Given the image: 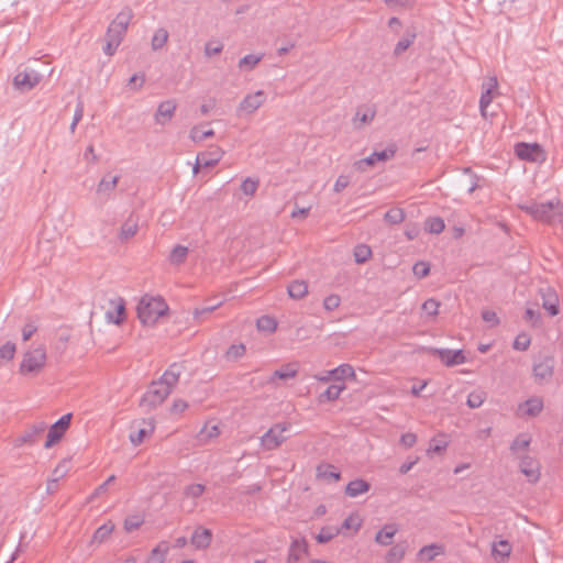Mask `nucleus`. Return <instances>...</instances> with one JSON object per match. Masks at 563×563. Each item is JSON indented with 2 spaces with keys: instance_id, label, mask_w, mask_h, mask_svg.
I'll use <instances>...</instances> for the list:
<instances>
[{
  "instance_id": "nucleus-1",
  "label": "nucleus",
  "mask_w": 563,
  "mask_h": 563,
  "mask_svg": "<svg viewBox=\"0 0 563 563\" xmlns=\"http://www.w3.org/2000/svg\"><path fill=\"white\" fill-rule=\"evenodd\" d=\"M137 318L145 327H153L159 317L168 312V306L162 297L143 296L136 307Z\"/></svg>"
},
{
  "instance_id": "nucleus-2",
  "label": "nucleus",
  "mask_w": 563,
  "mask_h": 563,
  "mask_svg": "<svg viewBox=\"0 0 563 563\" xmlns=\"http://www.w3.org/2000/svg\"><path fill=\"white\" fill-rule=\"evenodd\" d=\"M527 213L532 216L536 220L553 224L561 222L563 213L559 205L554 206L553 202H532L521 207Z\"/></svg>"
},
{
  "instance_id": "nucleus-3",
  "label": "nucleus",
  "mask_w": 563,
  "mask_h": 563,
  "mask_svg": "<svg viewBox=\"0 0 563 563\" xmlns=\"http://www.w3.org/2000/svg\"><path fill=\"white\" fill-rule=\"evenodd\" d=\"M45 363L46 350L44 346H38L24 353L20 364V373L22 375H37L44 368Z\"/></svg>"
},
{
  "instance_id": "nucleus-4",
  "label": "nucleus",
  "mask_w": 563,
  "mask_h": 563,
  "mask_svg": "<svg viewBox=\"0 0 563 563\" xmlns=\"http://www.w3.org/2000/svg\"><path fill=\"white\" fill-rule=\"evenodd\" d=\"M289 427L290 424L287 422L274 424L261 437V445L267 451L276 450L287 440L284 432L287 431Z\"/></svg>"
},
{
  "instance_id": "nucleus-5",
  "label": "nucleus",
  "mask_w": 563,
  "mask_h": 563,
  "mask_svg": "<svg viewBox=\"0 0 563 563\" xmlns=\"http://www.w3.org/2000/svg\"><path fill=\"white\" fill-rule=\"evenodd\" d=\"M172 391L158 380L152 382L140 401V406H146L150 409L162 405Z\"/></svg>"
},
{
  "instance_id": "nucleus-6",
  "label": "nucleus",
  "mask_w": 563,
  "mask_h": 563,
  "mask_svg": "<svg viewBox=\"0 0 563 563\" xmlns=\"http://www.w3.org/2000/svg\"><path fill=\"white\" fill-rule=\"evenodd\" d=\"M515 153L518 158L532 163H542L547 158L544 150L538 143H517Z\"/></svg>"
},
{
  "instance_id": "nucleus-7",
  "label": "nucleus",
  "mask_w": 563,
  "mask_h": 563,
  "mask_svg": "<svg viewBox=\"0 0 563 563\" xmlns=\"http://www.w3.org/2000/svg\"><path fill=\"white\" fill-rule=\"evenodd\" d=\"M130 429L131 433L129 439L133 445L137 446L154 432L155 422L154 419L135 420L132 422Z\"/></svg>"
},
{
  "instance_id": "nucleus-8",
  "label": "nucleus",
  "mask_w": 563,
  "mask_h": 563,
  "mask_svg": "<svg viewBox=\"0 0 563 563\" xmlns=\"http://www.w3.org/2000/svg\"><path fill=\"white\" fill-rule=\"evenodd\" d=\"M71 418V413H66L49 427L44 444L46 449L54 446L63 439L64 434L70 426Z\"/></svg>"
},
{
  "instance_id": "nucleus-9",
  "label": "nucleus",
  "mask_w": 563,
  "mask_h": 563,
  "mask_svg": "<svg viewBox=\"0 0 563 563\" xmlns=\"http://www.w3.org/2000/svg\"><path fill=\"white\" fill-rule=\"evenodd\" d=\"M397 152L396 145H390L384 151L374 152L369 156L358 159L353 164V167L358 172H366L367 166H374L376 162H386L395 156Z\"/></svg>"
},
{
  "instance_id": "nucleus-10",
  "label": "nucleus",
  "mask_w": 563,
  "mask_h": 563,
  "mask_svg": "<svg viewBox=\"0 0 563 563\" xmlns=\"http://www.w3.org/2000/svg\"><path fill=\"white\" fill-rule=\"evenodd\" d=\"M46 429L47 424L44 421L31 424L18 438H15L13 443L14 446L20 448L24 444L32 445L36 443Z\"/></svg>"
},
{
  "instance_id": "nucleus-11",
  "label": "nucleus",
  "mask_w": 563,
  "mask_h": 563,
  "mask_svg": "<svg viewBox=\"0 0 563 563\" xmlns=\"http://www.w3.org/2000/svg\"><path fill=\"white\" fill-rule=\"evenodd\" d=\"M430 353L439 357L440 361L449 367L466 362V357L462 350L430 349Z\"/></svg>"
},
{
  "instance_id": "nucleus-12",
  "label": "nucleus",
  "mask_w": 563,
  "mask_h": 563,
  "mask_svg": "<svg viewBox=\"0 0 563 563\" xmlns=\"http://www.w3.org/2000/svg\"><path fill=\"white\" fill-rule=\"evenodd\" d=\"M554 358L545 355L540 357L533 365V376L538 382L549 380L553 375Z\"/></svg>"
},
{
  "instance_id": "nucleus-13",
  "label": "nucleus",
  "mask_w": 563,
  "mask_h": 563,
  "mask_svg": "<svg viewBox=\"0 0 563 563\" xmlns=\"http://www.w3.org/2000/svg\"><path fill=\"white\" fill-rule=\"evenodd\" d=\"M41 75L35 70L20 71L13 78V85L16 89L26 91L33 89L40 81Z\"/></svg>"
},
{
  "instance_id": "nucleus-14",
  "label": "nucleus",
  "mask_w": 563,
  "mask_h": 563,
  "mask_svg": "<svg viewBox=\"0 0 563 563\" xmlns=\"http://www.w3.org/2000/svg\"><path fill=\"white\" fill-rule=\"evenodd\" d=\"M177 103L174 99L162 101L155 113V121L158 124L164 125L166 122L170 121L176 111Z\"/></svg>"
},
{
  "instance_id": "nucleus-15",
  "label": "nucleus",
  "mask_w": 563,
  "mask_h": 563,
  "mask_svg": "<svg viewBox=\"0 0 563 563\" xmlns=\"http://www.w3.org/2000/svg\"><path fill=\"white\" fill-rule=\"evenodd\" d=\"M376 115L375 106H361L357 108L353 118L355 129H362L364 125L369 124Z\"/></svg>"
},
{
  "instance_id": "nucleus-16",
  "label": "nucleus",
  "mask_w": 563,
  "mask_h": 563,
  "mask_svg": "<svg viewBox=\"0 0 563 563\" xmlns=\"http://www.w3.org/2000/svg\"><path fill=\"white\" fill-rule=\"evenodd\" d=\"M139 216L135 213H131L129 218L121 225L119 231V240L120 242H126L132 239L139 231Z\"/></svg>"
},
{
  "instance_id": "nucleus-17",
  "label": "nucleus",
  "mask_w": 563,
  "mask_h": 563,
  "mask_svg": "<svg viewBox=\"0 0 563 563\" xmlns=\"http://www.w3.org/2000/svg\"><path fill=\"white\" fill-rule=\"evenodd\" d=\"M184 366L178 363H173L158 379L159 383H163L165 387L172 391L173 388L177 385L179 377L183 373Z\"/></svg>"
},
{
  "instance_id": "nucleus-18",
  "label": "nucleus",
  "mask_w": 563,
  "mask_h": 563,
  "mask_svg": "<svg viewBox=\"0 0 563 563\" xmlns=\"http://www.w3.org/2000/svg\"><path fill=\"white\" fill-rule=\"evenodd\" d=\"M498 86V81L496 77H490L486 86H484V91L482 92L479 99V110L481 114L484 118H487V108L492 103L493 100V90Z\"/></svg>"
},
{
  "instance_id": "nucleus-19",
  "label": "nucleus",
  "mask_w": 563,
  "mask_h": 563,
  "mask_svg": "<svg viewBox=\"0 0 563 563\" xmlns=\"http://www.w3.org/2000/svg\"><path fill=\"white\" fill-rule=\"evenodd\" d=\"M265 101V96L262 90L256 91L253 95H247L240 103V109L246 113L255 112Z\"/></svg>"
},
{
  "instance_id": "nucleus-20",
  "label": "nucleus",
  "mask_w": 563,
  "mask_h": 563,
  "mask_svg": "<svg viewBox=\"0 0 563 563\" xmlns=\"http://www.w3.org/2000/svg\"><path fill=\"white\" fill-rule=\"evenodd\" d=\"M223 154L224 151L221 147L212 145L209 147L207 152L200 153L199 158L203 167L211 168L214 167L220 162Z\"/></svg>"
},
{
  "instance_id": "nucleus-21",
  "label": "nucleus",
  "mask_w": 563,
  "mask_h": 563,
  "mask_svg": "<svg viewBox=\"0 0 563 563\" xmlns=\"http://www.w3.org/2000/svg\"><path fill=\"white\" fill-rule=\"evenodd\" d=\"M308 554V543L305 538L294 539L288 552L287 563L298 562Z\"/></svg>"
},
{
  "instance_id": "nucleus-22",
  "label": "nucleus",
  "mask_w": 563,
  "mask_h": 563,
  "mask_svg": "<svg viewBox=\"0 0 563 563\" xmlns=\"http://www.w3.org/2000/svg\"><path fill=\"white\" fill-rule=\"evenodd\" d=\"M542 296V307L549 312L550 316L554 317L559 313V299L556 294L551 289H540Z\"/></svg>"
},
{
  "instance_id": "nucleus-23",
  "label": "nucleus",
  "mask_w": 563,
  "mask_h": 563,
  "mask_svg": "<svg viewBox=\"0 0 563 563\" xmlns=\"http://www.w3.org/2000/svg\"><path fill=\"white\" fill-rule=\"evenodd\" d=\"M520 471L534 483L539 479V463L531 456H523L520 461Z\"/></svg>"
},
{
  "instance_id": "nucleus-24",
  "label": "nucleus",
  "mask_w": 563,
  "mask_h": 563,
  "mask_svg": "<svg viewBox=\"0 0 563 563\" xmlns=\"http://www.w3.org/2000/svg\"><path fill=\"white\" fill-rule=\"evenodd\" d=\"M212 540V532L211 530L202 527H198L195 529L192 536H191V544L196 549H206L210 545Z\"/></svg>"
},
{
  "instance_id": "nucleus-25",
  "label": "nucleus",
  "mask_w": 563,
  "mask_h": 563,
  "mask_svg": "<svg viewBox=\"0 0 563 563\" xmlns=\"http://www.w3.org/2000/svg\"><path fill=\"white\" fill-rule=\"evenodd\" d=\"M512 547L509 541L500 540L494 542L492 547V556L497 563H505L510 556Z\"/></svg>"
},
{
  "instance_id": "nucleus-26",
  "label": "nucleus",
  "mask_w": 563,
  "mask_h": 563,
  "mask_svg": "<svg viewBox=\"0 0 563 563\" xmlns=\"http://www.w3.org/2000/svg\"><path fill=\"white\" fill-rule=\"evenodd\" d=\"M115 308L114 311H108L106 313L107 320L114 324H122L125 320V301L123 298L118 297L117 299L111 301Z\"/></svg>"
},
{
  "instance_id": "nucleus-27",
  "label": "nucleus",
  "mask_w": 563,
  "mask_h": 563,
  "mask_svg": "<svg viewBox=\"0 0 563 563\" xmlns=\"http://www.w3.org/2000/svg\"><path fill=\"white\" fill-rule=\"evenodd\" d=\"M288 296L295 300H300L308 295V284L302 279H295L287 286Z\"/></svg>"
},
{
  "instance_id": "nucleus-28",
  "label": "nucleus",
  "mask_w": 563,
  "mask_h": 563,
  "mask_svg": "<svg viewBox=\"0 0 563 563\" xmlns=\"http://www.w3.org/2000/svg\"><path fill=\"white\" fill-rule=\"evenodd\" d=\"M298 374V364L288 363L276 369L268 379V383H274L275 379H289L296 377Z\"/></svg>"
},
{
  "instance_id": "nucleus-29",
  "label": "nucleus",
  "mask_w": 563,
  "mask_h": 563,
  "mask_svg": "<svg viewBox=\"0 0 563 563\" xmlns=\"http://www.w3.org/2000/svg\"><path fill=\"white\" fill-rule=\"evenodd\" d=\"M398 528L395 523L385 525L375 536V541L380 545H390Z\"/></svg>"
},
{
  "instance_id": "nucleus-30",
  "label": "nucleus",
  "mask_w": 563,
  "mask_h": 563,
  "mask_svg": "<svg viewBox=\"0 0 563 563\" xmlns=\"http://www.w3.org/2000/svg\"><path fill=\"white\" fill-rule=\"evenodd\" d=\"M169 543L161 541L150 553L147 563H164L169 552Z\"/></svg>"
},
{
  "instance_id": "nucleus-31",
  "label": "nucleus",
  "mask_w": 563,
  "mask_h": 563,
  "mask_svg": "<svg viewBox=\"0 0 563 563\" xmlns=\"http://www.w3.org/2000/svg\"><path fill=\"white\" fill-rule=\"evenodd\" d=\"M371 488L368 482L357 478L351 481L345 487V494L350 497H356L361 494L367 493Z\"/></svg>"
},
{
  "instance_id": "nucleus-32",
  "label": "nucleus",
  "mask_w": 563,
  "mask_h": 563,
  "mask_svg": "<svg viewBox=\"0 0 563 563\" xmlns=\"http://www.w3.org/2000/svg\"><path fill=\"white\" fill-rule=\"evenodd\" d=\"M317 477L338 482L341 478V474L335 471V467L331 464L321 463L317 466Z\"/></svg>"
},
{
  "instance_id": "nucleus-33",
  "label": "nucleus",
  "mask_w": 563,
  "mask_h": 563,
  "mask_svg": "<svg viewBox=\"0 0 563 563\" xmlns=\"http://www.w3.org/2000/svg\"><path fill=\"white\" fill-rule=\"evenodd\" d=\"M329 375L332 376L335 380H343V379H356L355 371L352 365L350 364H342L338 366L336 368L329 371Z\"/></svg>"
},
{
  "instance_id": "nucleus-34",
  "label": "nucleus",
  "mask_w": 563,
  "mask_h": 563,
  "mask_svg": "<svg viewBox=\"0 0 563 563\" xmlns=\"http://www.w3.org/2000/svg\"><path fill=\"white\" fill-rule=\"evenodd\" d=\"M188 247L177 244L173 247L168 255V261L174 266H180L186 262V258L188 256Z\"/></svg>"
},
{
  "instance_id": "nucleus-35",
  "label": "nucleus",
  "mask_w": 563,
  "mask_h": 563,
  "mask_svg": "<svg viewBox=\"0 0 563 563\" xmlns=\"http://www.w3.org/2000/svg\"><path fill=\"white\" fill-rule=\"evenodd\" d=\"M520 409L529 417L538 416L543 409V402L540 398H530L520 405Z\"/></svg>"
},
{
  "instance_id": "nucleus-36",
  "label": "nucleus",
  "mask_w": 563,
  "mask_h": 563,
  "mask_svg": "<svg viewBox=\"0 0 563 563\" xmlns=\"http://www.w3.org/2000/svg\"><path fill=\"white\" fill-rule=\"evenodd\" d=\"M344 389L345 385H330L323 393L318 396L319 404L336 400Z\"/></svg>"
},
{
  "instance_id": "nucleus-37",
  "label": "nucleus",
  "mask_w": 563,
  "mask_h": 563,
  "mask_svg": "<svg viewBox=\"0 0 563 563\" xmlns=\"http://www.w3.org/2000/svg\"><path fill=\"white\" fill-rule=\"evenodd\" d=\"M168 37H169V34L166 29H164V27L157 29L152 37V42H151L152 49L153 51L162 49L166 45Z\"/></svg>"
},
{
  "instance_id": "nucleus-38",
  "label": "nucleus",
  "mask_w": 563,
  "mask_h": 563,
  "mask_svg": "<svg viewBox=\"0 0 563 563\" xmlns=\"http://www.w3.org/2000/svg\"><path fill=\"white\" fill-rule=\"evenodd\" d=\"M114 529V525L111 521H108L100 526L92 536V542L102 543L104 542Z\"/></svg>"
},
{
  "instance_id": "nucleus-39",
  "label": "nucleus",
  "mask_w": 563,
  "mask_h": 563,
  "mask_svg": "<svg viewBox=\"0 0 563 563\" xmlns=\"http://www.w3.org/2000/svg\"><path fill=\"white\" fill-rule=\"evenodd\" d=\"M119 176H113L112 178L108 179L107 177L101 178L97 186V192L109 196L110 192H112L118 183H119Z\"/></svg>"
},
{
  "instance_id": "nucleus-40",
  "label": "nucleus",
  "mask_w": 563,
  "mask_h": 563,
  "mask_svg": "<svg viewBox=\"0 0 563 563\" xmlns=\"http://www.w3.org/2000/svg\"><path fill=\"white\" fill-rule=\"evenodd\" d=\"M441 553H443V547L434 543L424 545L419 551V555L428 562L433 561Z\"/></svg>"
},
{
  "instance_id": "nucleus-41",
  "label": "nucleus",
  "mask_w": 563,
  "mask_h": 563,
  "mask_svg": "<svg viewBox=\"0 0 563 563\" xmlns=\"http://www.w3.org/2000/svg\"><path fill=\"white\" fill-rule=\"evenodd\" d=\"M353 255L357 264H364L372 257V250L366 244H357L354 247Z\"/></svg>"
},
{
  "instance_id": "nucleus-42",
  "label": "nucleus",
  "mask_w": 563,
  "mask_h": 563,
  "mask_svg": "<svg viewBox=\"0 0 563 563\" xmlns=\"http://www.w3.org/2000/svg\"><path fill=\"white\" fill-rule=\"evenodd\" d=\"M341 532V529L335 527H322L320 532L316 536V540L318 543H327L331 541L334 537H336Z\"/></svg>"
},
{
  "instance_id": "nucleus-43",
  "label": "nucleus",
  "mask_w": 563,
  "mask_h": 563,
  "mask_svg": "<svg viewBox=\"0 0 563 563\" xmlns=\"http://www.w3.org/2000/svg\"><path fill=\"white\" fill-rule=\"evenodd\" d=\"M445 228L444 221L440 217H432L426 220V230L432 234H440Z\"/></svg>"
},
{
  "instance_id": "nucleus-44",
  "label": "nucleus",
  "mask_w": 563,
  "mask_h": 563,
  "mask_svg": "<svg viewBox=\"0 0 563 563\" xmlns=\"http://www.w3.org/2000/svg\"><path fill=\"white\" fill-rule=\"evenodd\" d=\"M246 347L243 343L232 344L225 352V358L228 361H236L245 355Z\"/></svg>"
},
{
  "instance_id": "nucleus-45",
  "label": "nucleus",
  "mask_w": 563,
  "mask_h": 563,
  "mask_svg": "<svg viewBox=\"0 0 563 563\" xmlns=\"http://www.w3.org/2000/svg\"><path fill=\"white\" fill-rule=\"evenodd\" d=\"M256 325L258 330L267 331V332H275L277 329V322L273 317L269 316H262L257 319Z\"/></svg>"
},
{
  "instance_id": "nucleus-46",
  "label": "nucleus",
  "mask_w": 563,
  "mask_h": 563,
  "mask_svg": "<svg viewBox=\"0 0 563 563\" xmlns=\"http://www.w3.org/2000/svg\"><path fill=\"white\" fill-rule=\"evenodd\" d=\"M406 553V545L404 544H396L394 545L387 553L386 560L389 563H397L402 560Z\"/></svg>"
},
{
  "instance_id": "nucleus-47",
  "label": "nucleus",
  "mask_w": 563,
  "mask_h": 563,
  "mask_svg": "<svg viewBox=\"0 0 563 563\" xmlns=\"http://www.w3.org/2000/svg\"><path fill=\"white\" fill-rule=\"evenodd\" d=\"M133 16H134V14H133L132 9L129 7H125L121 12H119L117 14L114 20H112L111 22L114 24L122 25L128 29Z\"/></svg>"
},
{
  "instance_id": "nucleus-48",
  "label": "nucleus",
  "mask_w": 563,
  "mask_h": 563,
  "mask_svg": "<svg viewBox=\"0 0 563 563\" xmlns=\"http://www.w3.org/2000/svg\"><path fill=\"white\" fill-rule=\"evenodd\" d=\"M384 219L390 224H398L405 220V212L401 208H391L385 213Z\"/></svg>"
},
{
  "instance_id": "nucleus-49",
  "label": "nucleus",
  "mask_w": 563,
  "mask_h": 563,
  "mask_svg": "<svg viewBox=\"0 0 563 563\" xmlns=\"http://www.w3.org/2000/svg\"><path fill=\"white\" fill-rule=\"evenodd\" d=\"M126 31V27L111 22L107 30L106 37H111L119 42H122Z\"/></svg>"
},
{
  "instance_id": "nucleus-50",
  "label": "nucleus",
  "mask_w": 563,
  "mask_h": 563,
  "mask_svg": "<svg viewBox=\"0 0 563 563\" xmlns=\"http://www.w3.org/2000/svg\"><path fill=\"white\" fill-rule=\"evenodd\" d=\"M415 38V33H407L406 36L398 41V43L396 44L394 54L400 55L401 53H404L413 43Z\"/></svg>"
},
{
  "instance_id": "nucleus-51",
  "label": "nucleus",
  "mask_w": 563,
  "mask_h": 563,
  "mask_svg": "<svg viewBox=\"0 0 563 563\" xmlns=\"http://www.w3.org/2000/svg\"><path fill=\"white\" fill-rule=\"evenodd\" d=\"M16 347L15 344L12 342H7L3 345L0 346V362L1 361H11L14 357Z\"/></svg>"
},
{
  "instance_id": "nucleus-52",
  "label": "nucleus",
  "mask_w": 563,
  "mask_h": 563,
  "mask_svg": "<svg viewBox=\"0 0 563 563\" xmlns=\"http://www.w3.org/2000/svg\"><path fill=\"white\" fill-rule=\"evenodd\" d=\"M144 522V519L139 515L129 516L124 520V530L132 532L139 529Z\"/></svg>"
},
{
  "instance_id": "nucleus-53",
  "label": "nucleus",
  "mask_w": 563,
  "mask_h": 563,
  "mask_svg": "<svg viewBox=\"0 0 563 563\" xmlns=\"http://www.w3.org/2000/svg\"><path fill=\"white\" fill-rule=\"evenodd\" d=\"M260 181L258 179H253L251 177L245 178L241 184V190L246 196H253L257 188H258Z\"/></svg>"
},
{
  "instance_id": "nucleus-54",
  "label": "nucleus",
  "mask_w": 563,
  "mask_h": 563,
  "mask_svg": "<svg viewBox=\"0 0 563 563\" xmlns=\"http://www.w3.org/2000/svg\"><path fill=\"white\" fill-rule=\"evenodd\" d=\"M448 441L444 439L433 438L430 442V446L428 449V453L432 454H441L443 453L448 448Z\"/></svg>"
},
{
  "instance_id": "nucleus-55",
  "label": "nucleus",
  "mask_w": 563,
  "mask_h": 563,
  "mask_svg": "<svg viewBox=\"0 0 563 563\" xmlns=\"http://www.w3.org/2000/svg\"><path fill=\"white\" fill-rule=\"evenodd\" d=\"M262 57L263 55H246L239 60V68L243 69L246 67L247 69H253L262 60Z\"/></svg>"
},
{
  "instance_id": "nucleus-56",
  "label": "nucleus",
  "mask_w": 563,
  "mask_h": 563,
  "mask_svg": "<svg viewBox=\"0 0 563 563\" xmlns=\"http://www.w3.org/2000/svg\"><path fill=\"white\" fill-rule=\"evenodd\" d=\"M220 434L218 426H205L199 432V440L206 442L210 439L217 438Z\"/></svg>"
},
{
  "instance_id": "nucleus-57",
  "label": "nucleus",
  "mask_w": 563,
  "mask_h": 563,
  "mask_svg": "<svg viewBox=\"0 0 563 563\" xmlns=\"http://www.w3.org/2000/svg\"><path fill=\"white\" fill-rule=\"evenodd\" d=\"M206 490V486L202 485V484H191V485H188L185 490H184V495L186 497H190V498H198L200 497Z\"/></svg>"
},
{
  "instance_id": "nucleus-58",
  "label": "nucleus",
  "mask_w": 563,
  "mask_h": 563,
  "mask_svg": "<svg viewBox=\"0 0 563 563\" xmlns=\"http://www.w3.org/2000/svg\"><path fill=\"white\" fill-rule=\"evenodd\" d=\"M439 307L440 302L433 298H430L422 303V310L431 317H435L439 313Z\"/></svg>"
},
{
  "instance_id": "nucleus-59",
  "label": "nucleus",
  "mask_w": 563,
  "mask_h": 563,
  "mask_svg": "<svg viewBox=\"0 0 563 563\" xmlns=\"http://www.w3.org/2000/svg\"><path fill=\"white\" fill-rule=\"evenodd\" d=\"M484 402V393L473 391L467 397V406L472 409L478 408Z\"/></svg>"
},
{
  "instance_id": "nucleus-60",
  "label": "nucleus",
  "mask_w": 563,
  "mask_h": 563,
  "mask_svg": "<svg viewBox=\"0 0 563 563\" xmlns=\"http://www.w3.org/2000/svg\"><path fill=\"white\" fill-rule=\"evenodd\" d=\"M213 135H214L213 130H207V131L200 133L198 126H194L190 131V139L196 143L201 142L208 137H212Z\"/></svg>"
},
{
  "instance_id": "nucleus-61",
  "label": "nucleus",
  "mask_w": 563,
  "mask_h": 563,
  "mask_svg": "<svg viewBox=\"0 0 563 563\" xmlns=\"http://www.w3.org/2000/svg\"><path fill=\"white\" fill-rule=\"evenodd\" d=\"M412 272L418 278H424L430 273V265L427 262H417L412 267Z\"/></svg>"
},
{
  "instance_id": "nucleus-62",
  "label": "nucleus",
  "mask_w": 563,
  "mask_h": 563,
  "mask_svg": "<svg viewBox=\"0 0 563 563\" xmlns=\"http://www.w3.org/2000/svg\"><path fill=\"white\" fill-rule=\"evenodd\" d=\"M340 302H341L340 296L332 294L324 298L323 308L328 311H333L340 306Z\"/></svg>"
},
{
  "instance_id": "nucleus-63",
  "label": "nucleus",
  "mask_w": 563,
  "mask_h": 563,
  "mask_svg": "<svg viewBox=\"0 0 563 563\" xmlns=\"http://www.w3.org/2000/svg\"><path fill=\"white\" fill-rule=\"evenodd\" d=\"M530 336L528 334H519L514 342V349L518 351H526L530 345Z\"/></svg>"
},
{
  "instance_id": "nucleus-64",
  "label": "nucleus",
  "mask_w": 563,
  "mask_h": 563,
  "mask_svg": "<svg viewBox=\"0 0 563 563\" xmlns=\"http://www.w3.org/2000/svg\"><path fill=\"white\" fill-rule=\"evenodd\" d=\"M68 463L69 461L68 460H63L56 467L55 470L53 471V477L56 479V481H59L60 478H63L67 472H68Z\"/></svg>"
}]
</instances>
